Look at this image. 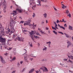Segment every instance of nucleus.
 <instances>
[{"instance_id":"obj_1","label":"nucleus","mask_w":73,"mask_h":73,"mask_svg":"<svg viewBox=\"0 0 73 73\" xmlns=\"http://www.w3.org/2000/svg\"><path fill=\"white\" fill-rule=\"evenodd\" d=\"M68 58H69V60L67 61V62H70L71 64H73V56H71V54L68 53L67 54Z\"/></svg>"},{"instance_id":"obj_2","label":"nucleus","mask_w":73,"mask_h":73,"mask_svg":"<svg viewBox=\"0 0 73 73\" xmlns=\"http://www.w3.org/2000/svg\"><path fill=\"white\" fill-rule=\"evenodd\" d=\"M23 50L24 51H25V53L24 54V55H25V56H24V60L25 61H26V62H28V60L27 59V57H29V56H31L32 55H33V54H31L30 55H27V54L26 53H27V51L26 49H25Z\"/></svg>"},{"instance_id":"obj_3","label":"nucleus","mask_w":73,"mask_h":73,"mask_svg":"<svg viewBox=\"0 0 73 73\" xmlns=\"http://www.w3.org/2000/svg\"><path fill=\"white\" fill-rule=\"evenodd\" d=\"M5 40H6V39L5 38H3L2 37H0V42H1V43L5 42Z\"/></svg>"},{"instance_id":"obj_4","label":"nucleus","mask_w":73,"mask_h":73,"mask_svg":"<svg viewBox=\"0 0 73 73\" xmlns=\"http://www.w3.org/2000/svg\"><path fill=\"white\" fill-rule=\"evenodd\" d=\"M12 31H11V33H13L15 32V30L14 29L13 25H10Z\"/></svg>"},{"instance_id":"obj_5","label":"nucleus","mask_w":73,"mask_h":73,"mask_svg":"<svg viewBox=\"0 0 73 73\" xmlns=\"http://www.w3.org/2000/svg\"><path fill=\"white\" fill-rule=\"evenodd\" d=\"M30 1L32 3H30V7H31V5L36 4V2H35V0H30Z\"/></svg>"},{"instance_id":"obj_6","label":"nucleus","mask_w":73,"mask_h":73,"mask_svg":"<svg viewBox=\"0 0 73 73\" xmlns=\"http://www.w3.org/2000/svg\"><path fill=\"white\" fill-rule=\"evenodd\" d=\"M12 15H13V16H16L17 14V13L16 12V11H13V13H11Z\"/></svg>"},{"instance_id":"obj_7","label":"nucleus","mask_w":73,"mask_h":73,"mask_svg":"<svg viewBox=\"0 0 73 73\" xmlns=\"http://www.w3.org/2000/svg\"><path fill=\"white\" fill-rule=\"evenodd\" d=\"M17 39L18 40L20 41H22V42H23L24 41V40H23V39H24V38H21L20 36H17Z\"/></svg>"},{"instance_id":"obj_8","label":"nucleus","mask_w":73,"mask_h":73,"mask_svg":"<svg viewBox=\"0 0 73 73\" xmlns=\"http://www.w3.org/2000/svg\"><path fill=\"white\" fill-rule=\"evenodd\" d=\"M0 58H1V61L3 64H5V61L3 59V57L1 56H0Z\"/></svg>"},{"instance_id":"obj_9","label":"nucleus","mask_w":73,"mask_h":73,"mask_svg":"<svg viewBox=\"0 0 73 73\" xmlns=\"http://www.w3.org/2000/svg\"><path fill=\"white\" fill-rule=\"evenodd\" d=\"M30 21V22H27L26 23H24V25H29V23H30L31 22V20H30L29 21Z\"/></svg>"},{"instance_id":"obj_10","label":"nucleus","mask_w":73,"mask_h":73,"mask_svg":"<svg viewBox=\"0 0 73 73\" xmlns=\"http://www.w3.org/2000/svg\"><path fill=\"white\" fill-rule=\"evenodd\" d=\"M67 43L68 45L67 48H69V47L71 45V42H70V41L68 40L67 42Z\"/></svg>"},{"instance_id":"obj_11","label":"nucleus","mask_w":73,"mask_h":73,"mask_svg":"<svg viewBox=\"0 0 73 73\" xmlns=\"http://www.w3.org/2000/svg\"><path fill=\"white\" fill-rule=\"evenodd\" d=\"M37 3L39 4H37V5H39V6H41V5L40 4L41 3V1L40 0H37Z\"/></svg>"},{"instance_id":"obj_12","label":"nucleus","mask_w":73,"mask_h":73,"mask_svg":"<svg viewBox=\"0 0 73 73\" xmlns=\"http://www.w3.org/2000/svg\"><path fill=\"white\" fill-rule=\"evenodd\" d=\"M64 34L65 35L66 37L67 38H71V36L68 35V34H66L65 33H64Z\"/></svg>"},{"instance_id":"obj_13","label":"nucleus","mask_w":73,"mask_h":73,"mask_svg":"<svg viewBox=\"0 0 73 73\" xmlns=\"http://www.w3.org/2000/svg\"><path fill=\"white\" fill-rule=\"evenodd\" d=\"M36 7V5H35L33 6L32 7V9L33 10H35V8Z\"/></svg>"},{"instance_id":"obj_14","label":"nucleus","mask_w":73,"mask_h":73,"mask_svg":"<svg viewBox=\"0 0 73 73\" xmlns=\"http://www.w3.org/2000/svg\"><path fill=\"white\" fill-rule=\"evenodd\" d=\"M58 26L60 27V28H62V29H64V30H65V28H64V27L62 26H60V25L59 24H58Z\"/></svg>"},{"instance_id":"obj_15","label":"nucleus","mask_w":73,"mask_h":73,"mask_svg":"<svg viewBox=\"0 0 73 73\" xmlns=\"http://www.w3.org/2000/svg\"><path fill=\"white\" fill-rule=\"evenodd\" d=\"M35 33H36V35H37V36H38V35H39V33H38V32H37V33H36V31H34V33H33V35H35Z\"/></svg>"},{"instance_id":"obj_16","label":"nucleus","mask_w":73,"mask_h":73,"mask_svg":"<svg viewBox=\"0 0 73 73\" xmlns=\"http://www.w3.org/2000/svg\"><path fill=\"white\" fill-rule=\"evenodd\" d=\"M43 15L44 16V18H46L47 16V14H46V13H44L43 14Z\"/></svg>"},{"instance_id":"obj_17","label":"nucleus","mask_w":73,"mask_h":73,"mask_svg":"<svg viewBox=\"0 0 73 73\" xmlns=\"http://www.w3.org/2000/svg\"><path fill=\"white\" fill-rule=\"evenodd\" d=\"M68 29L70 30H72V31H73V27H72L71 26L69 25V27L68 28Z\"/></svg>"},{"instance_id":"obj_18","label":"nucleus","mask_w":73,"mask_h":73,"mask_svg":"<svg viewBox=\"0 0 73 73\" xmlns=\"http://www.w3.org/2000/svg\"><path fill=\"white\" fill-rule=\"evenodd\" d=\"M44 48L42 49L43 51H44L45 50H46V49H47V48L45 46H44Z\"/></svg>"},{"instance_id":"obj_19","label":"nucleus","mask_w":73,"mask_h":73,"mask_svg":"<svg viewBox=\"0 0 73 73\" xmlns=\"http://www.w3.org/2000/svg\"><path fill=\"white\" fill-rule=\"evenodd\" d=\"M34 37L35 38H36V39H38V38H40V37H39L35 35H34Z\"/></svg>"},{"instance_id":"obj_20","label":"nucleus","mask_w":73,"mask_h":73,"mask_svg":"<svg viewBox=\"0 0 73 73\" xmlns=\"http://www.w3.org/2000/svg\"><path fill=\"white\" fill-rule=\"evenodd\" d=\"M34 70H35V69H34V68H33V69H32L29 72V73H32V72H33V71H34Z\"/></svg>"},{"instance_id":"obj_21","label":"nucleus","mask_w":73,"mask_h":73,"mask_svg":"<svg viewBox=\"0 0 73 73\" xmlns=\"http://www.w3.org/2000/svg\"><path fill=\"white\" fill-rule=\"evenodd\" d=\"M16 59V57H14L13 59L10 60V61H15Z\"/></svg>"},{"instance_id":"obj_22","label":"nucleus","mask_w":73,"mask_h":73,"mask_svg":"<svg viewBox=\"0 0 73 73\" xmlns=\"http://www.w3.org/2000/svg\"><path fill=\"white\" fill-rule=\"evenodd\" d=\"M35 33V31H31V32H30L29 33L30 35H33V33Z\"/></svg>"},{"instance_id":"obj_23","label":"nucleus","mask_w":73,"mask_h":73,"mask_svg":"<svg viewBox=\"0 0 73 73\" xmlns=\"http://www.w3.org/2000/svg\"><path fill=\"white\" fill-rule=\"evenodd\" d=\"M62 6H63L62 7V8H63V9H64V7H65V8H66V6H65L63 4H62Z\"/></svg>"},{"instance_id":"obj_24","label":"nucleus","mask_w":73,"mask_h":73,"mask_svg":"<svg viewBox=\"0 0 73 73\" xmlns=\"http://www.w3.org/2000/svg\"><path fill=\"white\" fill-rule=\"evenodd\" d=\"M16 10H17V11H18L19 12V13H21V10L19 9H16Z\"/></svg>"},{"instance_id":"obj_25","label":"nucleus","mask_w":73,"mask_h":73,"mask_svg":"<svg viewBox=\"0 0 73 73\" xmlns=\"http://www.w3.org/2000/svg\"><path fill=\"white\" fill-rule=\"evenodd\" d=\"M46 44H48V45H50L51 44V42L50 41H49L48 42H46Z\"/></svg>"},{"instance_id":"obj_26","label":"nucleus","mask_w":73,"mask_h":73,"mask_svg":"<svg viewBox=\"0 0 73 73\" xmlns=\"http://www.w3.org/2000/svg\"><path fill=\"white\" fill-rule=\"evenodd\" d=\"M66 13L67 14H69V11H68V10H66Z\"/></svg>"},{"instance_id":"obj_27","label":"nucleus","mask_w":73,"mask_h":73,"mask_svg":"<svg viewBox=\"0 0 73 73\" xmlns=\"http://www.w3.org/2000/svg\"><path fill=\"white\" fill-rule=\"evenodd\" d=\"M67 15L69 17H71V15L70 14V13H69V14H67Z\"/></svg>"},{"instance_id":"obj_28","label":"nucleus","mask_w":73,"mask_h":73,"mask_svg":"<svg viewBox=\"0 0 73 73\" xmlns=\"http://www.w3.org/2000/svg\"><path fill=\"white\" fill-rule=\"evenodd\" d=\"M33 29H35V27H36V25H33Z\"/></svg>"},{"instance_id":"obj_29","label":"nucleus","mask_w":73,"mask_h":73,"mask_svg":"<svg viewBox=\"0 0 73 73\" xmlns=\"http://www.w3.org/2000/svg\"><path fill=\"white\" fill-rule=\"evenodd\" d=\"M44 68L45 69V71H46V72H48V69H47V68H46V67H44Z\"/></svg>"},{"instance_id":"obj_30","label":"nucleus","mask_w":73,"mask_h":73,"mask_svg":"<svg viewBox=\"0 0 73 73\" xmlns=\"http://www.w3.org/2000/svg\"><path fill=\"white\" fill-rule=\"evenodd\" d=\"M30 43H29V45L30 47L32 48L33 46V45H32V43H31V44H30Z\"/></svg>"},{"instance_id":"obj_31","label":"nucleus","mask_w":73,"mask_h":73,"mask_svg":"<svg viewBox=\"0 0 73 73\" xmlns=\"http://www.w3.org/2000/svg\"><path fill=\"white\" fill-rule=\"evenodd\" d=\"M22 32L23 33H24V32H27V30H22Z\"/></svg>"},{"instance_id":"obj_32","label":"nucleus","mask_w":73,"mask_h":73,"mask_svg":"<svg viewBox=\"0 0 73 73\" xmlns=\"http://www.w3.org/2000/svg\"><path fill=\"white\" fill-rule=\"evenodd\" d=\"M6 3V1H5V0H4V1L3 2V5H5V3Z\"/></svg>"},{"instance_id":"obj_33","label":"nucleus","mask_w":73,"mask_h":73,"mask_svg":"<svg viewBox=\"0 0 73 73\" xmlns=\"http://www.w3.org/2000/svg\"><path fill=\"white\" fill-rule=\"evenodd\" d=\"M1 35H2V36H3V35H4V32H3V31H1Z\"/></svg>"},{"instance_id":"obj_34","label":"nucleus","mask_w":73,"mask_h":73,"mask_svg":"<svg viewBox=\"0 0 73 73\" xmlns=\"http://www.w3.org/2000/svg\"><path fill=\"white\" fill-rule=\"evenodd\" d=\"M53 32H54L55 34V35H57V32H55V31H53Z\"/></svg>"},{"instance_id":"obj_35","label":"nucleus","mask_w":73,"mask_h":73,"mask_svg":"<svg viewBox=\"0 0 73 73\" xmlns=\"http://www.w3.org/2000/svg\"><path fill=\"white\" fill-rule=\"evenodd\" d=\"M4 54L5 56H8V54H8V53H7L6 52V53H5Z\"/></svg>"},{"instance_id":"obj_36","label":"nucleus","mask_w":73,"mask_h":73,"mask_svg":"<svg viewBox=\"0 0 73 73\" xmlns=\"http://www.w3.org/2000/svg\"><path fill=\"white\" fill-rule=\"evenodd\" d=\"M55 25V28L57 29H58V28L57 27V24H56V25Z\"/></svg>"},{"instance_id":"obj_37","label":"nucleus","mask_w":73,"mask_h":73,"mask_svg":"<svg viewBox=\"0 0 73 73\" xmlns=\"http://www.w3.org/2000/svg\"><path fill=\"white\" fill-rule=\"evenodd\" d=\"M58 33H61L62 35H64V33L61 32H58Z\"/></svg>"},{"instance_id":"obj_38","label":"nucleus","mask_w":73,"mask_h":73,"mask_svg":"<svg viewBox=\"0 0 73 73\" xmlns=\"http://www.w3.org/2000/svg\"><path fill=\"white\" fill-rule=\"evenodd\" d=\"M53 8L55 11H57V9H56V8H55L54 7Z\"/></svg>"},{"instance_id":"obj_39","label":"nucleus","mask_w":73,"mask_h":73,"mask_svg":"<svg viewBox=\"0 0 73 73\" xmlns=\"http://www.w3.org/2000/svg\"><path fill=\"white\" fill-rule=\"evenodd\" d=\"M25 70V68H24L23 70L22 71V72H24Z\"/></svg>"},{"instance_id":"obj_40","label":"nucleus","mask_w":73,"mask_h":73,"mask_svg":"<svg viewBox=\"0 0 73 73\" xmlns=\"http://www.w3.org/2000/svg\"><path fill=\"white\" fill-rule=\"evenodd\" d=\"M29 26L30 27V26H33V25H32V24L30 23H29Z\"/></svg>"},{"instance_id":"obj_41","label":"nucleus","mask_w":73,"mask_h":73,"mask_svg":"<svg viewBox=\"0 0 73 73\" xmlns=\"http://www.w3.org/2000/svg\"><path fill=\"white\" fill-rule=\"evenodd\" d=\"M47 0H44V1H42V2H44V3H45L47 2Z\"/></svg>"},{"instance_id":"obj_42","label":"nucleus","mask_w":73,"mask_h":73,"mask_svg":"<svg viewBox=\"0 0 73 73\" xmlns=\"http://www.w3.org/2000/svg\"><path fill=\"white\" fill-rule=\"evenodd\" d=\"M32 40H33V41H34V40H35V39H34V37H33H33H31Z\"/></svg>"},{"instance_id":"obj_43","label":"nucleus","mask_w":73,"mask_h":73,"mask_svg":"<svg viewBox=\"0 0 73 73\" xmlns=\"http://www.w3.org/2000/svg\"><path fill=\"white\" fill-rule=\"evenodd\" d=\"M7 49L8 50H11L12 49V48H9V49L7 48Z\"/></svg>"},{"instance_id":"obj_44","label":"nucleus","mask_w":73,"mask_h":73,"mask_svg":"<svg viewBox=\"0 0 73 73\" xmlns=\"http://www.w3.org/2000/svg\"><path fill=\"white\" fill-rule=\"evenodd\" d=\"M16 72V70L13 71L11 73H15Z\"/></svg>"},{"instance_id":"obj_45","label":"nucleus","mask_w":73,"mask_h":73,"mask_svg":"<svg viewBox=\"0 0 73 73\" xmlns=\"http://www.w3.org/2000/svg\"><path fill=\"white\" fill-rule=\"evenodd\" d=\"M3 11H4V12H5H5H6V11L5 10V8L3 9Z\"/></svg>"},{"instance_id":"obj_46","label":"nucleus","mask_w":73,"mask_h":73,"mask_svg":"<svg viewBox=\"0 0 73 73\" xmlns=\"http://www.w3.org/2000/svg\"><path fill=\"white\" fill-rule=\"evenodd\" d=\"M57 23H60V21L58 20H57L56 21Z\"/></svg>"},{"instance_id":"obj_47","label":"nucleus","mask_w":73,"mask_h":73,"mask_svg":"<svg viewBox=\"0 0 73 73\" xmlns=\"http://www.w3.org/2000/svg\"><path fill=\"white\" fill-rule=\"evenodd\" d=\"M63 60L64 61H67V60H68V59H64Z\"/></svg>"},{"instance_id":"obj_48","label":"nucleus","mask_w":73,"mask_h":73,"mask_svg":"<svg viewBox=\"0 0 73 73\" xmlns=\"http://www.w3.org/2000/svg\"><path fill=\"white\" fill-rule=\"evenodd\" d=\"M30 36L31 37H33V35L30 34Z\"/></svg>"},{"instance_id":"obj_49","label":"nucleus","mask_w":73,"mask_h":73,"mask_svg":"<svg viewBox=\"0 0 73 73\" xmlns=\"http://www.w3.org/2000/svg\"><path fill=\"white\" fill-rule=\"evenodd\" d=\"M23 23H24V21H22L20 22V23H22V24H23Z\"/></svg>"},{"instance_id":"obj_50","label":"nucleus","mask_w":73,"mask_h":73,"mask_svg":"<svg viewBox=\"0 0 73 73\" xmlns=\"http://www.w3.org/2000/svg\"><path fill=\"white\" fill-rule=\"evenodd\" d=\"M13 50L14 51V52H16V49L15 48H14Z\"/></svg>"},{"instance_id":"obj_51","label":"nucleus","mask_w":73,"mask_h":73,"mask_svg":"<svg viewBox=\"0 0 73 73\" xmlns=\"http://www.w3.org/2000/svg\"><path fill=\"white\" fill-rule=\"evenodd\" d=\"M64 27H67V25H66V24H65L64 25Z\"/></svg>"},{"instance_id":"obj_52","label":"nucleus","mask_w":73,"mask_h":73,"mask_svg":"<svg viewBox=\"0 0 73 73\" xmlns=\"http://www.w3.org/2000/svg\"><path fill=\"white\" fill-rule=\"evenodd\" d=\"M33 17H34L35 16V13H33Z\"/></svg>"},{"instance_id":"obj_53","label":"nucleus","mask_w":73,"mask_h":73,"mask_svg":"<svg viewBox=\"0 0 73 73\" xmlns=\"http://www.w3.org/2000/svg\"><path fill=\"white\" fill-rule=\"evenodd\" d=\"M12 40L11 39H9L8 41H7V42H9V41H11Z\"/></svg>"},{"instance_id":"obj_54","label":"nucleus","mask_w":73,"mask_h":73,"mask_svg":"<svg viewBox=\"0 0 73 73\" xmlns=\"http://www.w3.org/2000/svg\"><path fill=\"white\" fill-rule=\"evenodd\" d=\"M44 22H42V23H41V25H44Z\"/></svg>"},{"instance_id":"obj_55","label":"nucleus","mask_w":73,"mask_h":73,"mask_svg":"<svg viewBox=\"0 0 73 73\" xmlns=\"http://www.w3.org/2000/svg\"><path fill=\"white\" fill-rule=\"evenodd\" d=\"M15 35H13V38H15Z\"/></svg>"},{"instance_id":"obj_56","label":"nucleus","mask_w":73,"mask_h":73,"mask_svg":"<svg viewBox=\"0 0 73 73\" xmlns=\"http://www.w3.org/2000/svg\"><path fill=\"white\" fill-rule=\"evenodd\" d=\"M13 54H14V55H15V54H16V52H13Z\"/></svg>"},{"instance_id":"obj_57","label":"nucleus","mask_w":73,"mask_h":73,"mask_svg":"<svg viewBox=\"0 0 73 73\" xmlns=\"http://www.w3.org/2000/svg\"><path fill=\"white\" fill-rule=\"evenodd\" d=\"M14 20H16V17H14Z\"/></svg>"},{"instance_id":"obj_58","label":"nucleus","mask_w":73,"mask_h":73,"mask_svg":"<svg viewBox=\"0 0 73 73\" xmlns=\"http://www.w3.org/2000/svg\"><path fill=\"white\" fill-rule=\"evenodd\" d=\"M23 62V61H21L20 62L21 64H22Z\"/></svg>"},{"instance_id":"obj_59","label":"nucleus","mask_w":73,"mask_h":73,"mask_svg":"<svg viewBox=\"0 0 73 73\" xmlns=\"http://www.w3.org/2000/svg\"><path fill=\"white\" fill-rule=\"evenodd\" d=\"M53 22L55 25H56V24H57V23H56V22H54V21Z\"/></svg>"},{"instance_id":"obj_60","label":"nucleus","mask_w":73,"mask_h":73,"mask_svg":"<svg viewBox=\"0 0 73 73\" xmlns=\"http://www.w3.org/2000/svg\"><path fill=\"white\" fill-rule=\"evenodd\" d=\"M36 73H38V72H39V71H38V70L36 71Z\"/></svg>"},{"instance_id":"obj_61","label":"nucleus","mask_w":73,"mask_h":73,"mask_svg":"<svg viewBox=\"0 0 73 73\" xmlns=\"http://www.w3.org/2000/svg\"><path fill=\"white\" fill-rule=\"evenodd\" d=\"M10 31H11V30H10V29H9L8 30V32H10Z\"/></svg>"},{"instance_id":"obj_62","label":"nucleus","mask_w":73,"mask_h":73,"mask_svg":"<svg viewBox=\"0 0 73 73\" xmlns=\"http://www.w3.org/2000/svg\"><path fill=\"white\" fill-rule=\"evenodd\" d=\"M2 2H1L0 3V6H1V5H2Z\"/></svg>"},{"instance_id":"obj_63","label":"nucleus","mask_w":73,"mask_h":73,"mask_svg":"<svg viewBox=\"0 0 73 73\" xmlns=\"http://www.w3.org/2000/svg\"><path fill=\"white\" fill-rule=\"evenodd\" d=\"M46 30H48V29H49L48 28L46 27Z\"/></svg>"},{"instance_id":"obj_64","label":"nucleus","mask_w":73,"mask_h":73,"mask_svg":"<svg viewBox=\"0 0 73 73\" xmlns=\"http://www.w3.org/2000/svg\"><path fill=\"white\" fill-rule=\"evenodd\" d=\"M38 46H40V43H38Z\"/></svg>"}]
</instances>
